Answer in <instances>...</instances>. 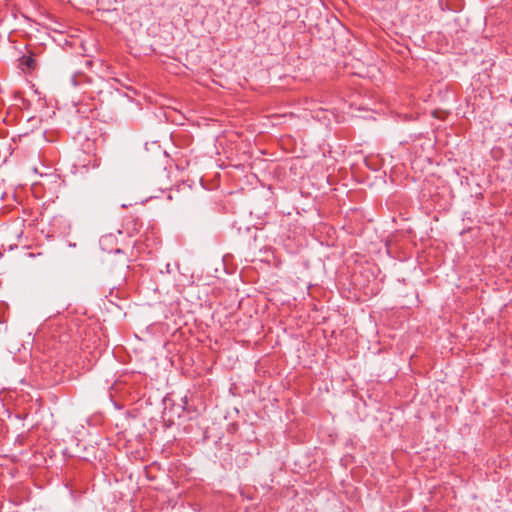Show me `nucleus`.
<instances>
[{"mask_svg":"<svg viewBox=\"0 0 512 512\" xmlns=\"http://www.w3.org/2000/svg\"><path fill=\"white\" fill-rule=\"evenodd\" d=\"M256 228H247V232L251 233V239L248 240L247 245L248 249L252 251L253 253L257 249L256 246V240H257V234H256Z\"/></svg>","mask_w":512,"mask_h":512,"instance_id":"f257e3e1","label":"nucleus"},{"mask_svg":"<svg viewBox=\"0 0 512 512\" xmlns=\"http://www.w3.org/2000/svg\"><path fill=\"white\" fill-rule=\"evenodd\" d=\"M24 64L27 66V68L33 69L36 65V62L32 57H27L24 60Z\"/></svg>","mask_w":512,"mask_h":512,"instance_id":"f03ea898","label":"nucleus"},{"mask_svg":"<svg viewBox=\"0 0 512 512\" xmlns=\"http://www.w3.org/2000/svg\"><path fill=\"white\" fill-rule=\"evenodd\" d=\"M299 16H300V13L297 11V9L290 8V14H289L290 20L294 19V18H298Z\"/></svg>","mask_w":512,"mask_h":512,"instance_id":"7ed1b4c3","label":"nucleus"},{"mask_svg":"<svg viewBox=\"0 0 512 512\" xmlns=\"http://www.w3.org/2000/svg\"><path fill=\"white\" fill-rule=\"evenodd\" d=\"M71 82L74 86H77L78 85V81H77V76L76 75H73L72 78H71Z\"/></svg>","mask_w":512,"mask_h":512,"instance_id":"20e7f679","label":"nucleus"},{"mask_svg":"<svg viewBox=\"0 0 512 512\" xmlns=\"http://www.w3.org/2000/svg\"><path fill=\"white\" fill-rule=\"evenodd\" d=\"M308 56H309V50L305 49L304 56H303L305 63L307 62V57Z\"/></svg>","mask_w":512,"mask_h":512,"instance_id":"39448f33","label":"nucleus"},{"mask_svg":"<svg viewBox=\"0 0 512 512\" xmlns=\"http://www.w3.org/2000/svg\"><path fill=\"white\" fill-rule=\"evenodd\" d=\"M303 286H304L305 288H308V287H309V283H308L307 281H303Z\"/></svg>","mask_w":512,"mask_h":512,"instance_id":"423d86ee","label":"nucleus"},{"mask_svg":"<svg viewBox=\"0 0 512 512\" xmlns=\"http://www.w3.org/2000/svg\"><path fill=\"white\" fill-rule=\"evenodd\" d=\"M292 77H293L294 79L299 78V79H301V80H302V77H301L300 75H297V74H296V75H293Z\"/></svg>","mask_w":512,"mask_h":512,"instance_id":"0eeeda50","label":"nucleus"},{"mask_svg":"<svg viewBox=\"0 0 512 512\" xmlns=\"http://www.w3.org/2000/svg\"><path fill=\"white\" fill-rule=\"evenodd\" d=\"M304 38H305V41H310V37L308 35H305Z\"/></svg>","mask_w":512,"mask_h":512,"instance_id":"6e6552de","label":"nucleus"},{"mask_svg":"<svg viewBox=\"0 0 512 512\" xmlns=\"http://www.w3.org/2000/svg\"><path fill=\"white\" fill-rule=\"evenodd\" d=\"M301 65L307 67V64H304V62H301Z\"/></svg>","mask_w":512,"mask_h":512,"instance_id":"1a4fd4ad","label":"nucleus"},{"mask_svg":"<svg viewBox=\"0 0 512 512\" xmlns=\"http://www.w3.org/2000/svg\"><path fill=\"white\" fill-rule=\"evenodd\" d=\"M301 65L307 67V64H304V62H301Z\"/></svg>","mask_w":512,"mask_h":512,"instance_id":"9d476101","label":"nucleus"}]
</instances>
